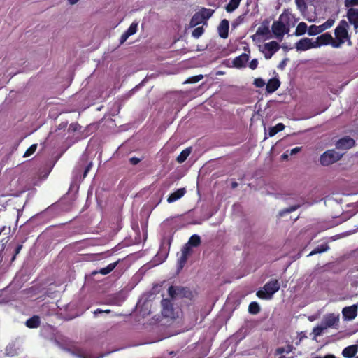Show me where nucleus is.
<instances>
[{"mask_svg": "<svg viewBox=\"0 0 358 358\" xmlns=\"http://www.w3.org/2000/svg\"><path fill=\"white\" fill-rule=\"evenodd\" d=\"M288 20V15L282 13L278 20L274 21L272 27L271 31L276 38L282 41L285 34H288L289 31V25L285 24V21Z\"/></svg>", "mask_w": 358, "mask_h": 358, "instance_id": "f257e3e1", "label": "nucleus"}, {"mask_svg": "<svg viewBox=\"0 0 358 358\" xmlns=\"http://www.w3.org/2000/svg\"><path fill=\"white\" fill-rule=\"evenodd\" d=\"M348 24L345 20H342L335 29L336 40L331 43L334 48H339L346 40H350V36L348 31Z\"/></svg>", "mask_w": 358, "mask_h": 358, "instance_id": "f03ea898", "label": "nucleus"}, {"mask_svg": "<svg viewBox=\"0 0 358 358\" xmlns=\"http://www.w3.org/2000/svg\"><path fill=\"white\" fill-rule=\"evenodd\" d=\"M280 288V285L278 280L272 279L266 282L263 289L258 290L256 295L258 298L264 300L272 299L273 294Z\"/></svg>", "mask_w": 358, "mask_h": 358, "instance_id": "7ed1b4c3", "label": "nucleus"}, {"mask_svg": "<svg viewBox=\"0 0 358 358\" xmlns=\"http://www.w3.org/2000/svg\"><path fill=\"white\" fill-rule=\"evenodd\" d=\"M168 294L172 299L184 298L191 299L193 297L192 292L188 287L182 286H170Z\"/></svg>", "mask_w": 358, "mask_h": 358, "instance_id": "20e7f679", "label": "nucleus"}, {"mask_svg": "<svg viewBox=\"0 0 358 358\" xmlns=\"http://www.w3.org/2000/svg\"><path fill=\"white\" fill-rule=\"evenodd\" d=\"M341 157L342 155L334 150H329L320 156V162L322 166H329L340 160Z\"/></svg>", "mask_w": 358, "mask_h": 358, "instance_id": "39448f33", "label": "nucleus"}, {"mask_svg": "<svg viewBox=\"0 0 358 358\" xmlns=\"http://www.w3.org/2000/svg\"><path fill=\"white\" fill-rule=\"evenodd\" d=\"M280 48V44L275 41H272L271 42L266 43L264 45V47H263L262 50H261V51L264 54V57L266 59H270L272 57V56L277 51L279 50Z\"/></svg>", "mask_w": 358, "mask_h": 358, "instance_id": "423d86ee", "label": "nucleus"}, {"mask_svg": "<svg viewBox=\"0 0 358 358\" xmlns=\"http://www.w3.org/2000/svg\"><path fill=\"white\" fill-rule=\"evenodd\" d=\"M162 305V315L164 317L171 319L175 318V309L173 304L170 299H163L161 301Z\"/></svg>", "mask_w": 358, "mask_h": 358, "instance_id": "0eeeda50", "label": "nucleus"}, {"mask_svg": "<svg viewBox=\"0 0 358 358\" xmlns=\"http://www.w3.org/2000/svg\"><path fill=\"white\" fill-rule=\"evenodd\" d=\"M270 34L269 30V22L267 20L263 21L262 25L258 27L256 33L251 36L253 41H259V36H267Z\"/></svg>", "mask_w": 358, "mask_h": 358, "instance_id": "6e6552de", "label": "nucleus"}, {"mask_svg": "<svg viewBox=\"0 0 358 358\" xmlns=\"http://www.w3.org/2000/svg\"><path fill=\"white\" fill-rule=\"evenodd\" d=\"M295 48L297 50L306 51L313 48H317V45L315 44V42H312L311 39L303 38L295 44Z\"/></svg>", "mask_w": 358, "mask_h": 358, "instance_id": "1a4fd4ad", "label": "nucleus"}, {"mask_svg": "<svg viewBox=\"0 0 358 358\" xmlns=\"http://www.w3.org/2000/svg\"><path fill=\"white\" fill-rule=\"evenodd\" d=\"M358 307L357 305L346 306L343 308L342 314L344 320H352L357 315Z\"/></svg>", "mask_w": 358, "mask_h": 358, "instance_id": "9d476101", "label": "nucleus"}, {"mask_svg": "<svg viewBox=\"0 0 358 358\" xmlns=\"http://www.w3.org/2000/svg\"><path fill=\"white\" fill-rule=\"evenodd\" d=\"M355 145V141L349 136L343 137L339 139L336 143V147L338 149H349Z\"/></svg>", "mask_w": 358, "mask_h": 358, "instance_id": "9b49d317", "label": "nucleus"}, {"mask_svg": "<svg viewBox=\"0 0 358 358\" xmlns=\"http://www.w3.org/2000/svg\"><path fill=\"white\" fill-rule=\"evenodd\" d=\"M250 59L248 54L242 53L241 55L236 57L233 61V65L234 67L241 69L245 66L246 63Z\"/></svg>", "mask_w": 358, "mask_h": 358, "instance_id": "f8f14e48", "label": "nucleus"}, {"mask_svg": "<svg viewBox=\"0 0 358 358\" xmlns=\"http://www.w3.org/2000/svg\"><path fill=\"white\" fill-rule=\"evenodd\" d=\"M334 41V39L333 38L332 36L329 33L323 34L320 36H319L316 38V41L315 42V44L317 45V47L331 44Z\"/></svg>", "mask_w": 358, "mask_h": 358, "instance_id": "ddd939ff", "label": "nucleus"}, {"mask_svg": "<svg viewBox=\"0 0 358 358\" xmlns=\"http://www.w3.org/2000/svg\"><path fill=\"white\" fill-rule=\"evenodd\" d=\"M347 17L355 29H358V9L350 8L348 10Z\"/></svg>", "mask_w": 358, "mask_h": 358, "instance_id": "4468645a", "label": "nucleus"}, {"mask_svg": "<svg viewBox=\"0 0 358 358\" xmlns=\"http://www.w3.org/2000/svg\"><path fill=\"white\" fill-rule=\"evenodd\" d=\"M229 23L226 19L222 20L217 28L219 36L222 38H227L229 35Z\"/></svg>", "mask_w": 358, "mask_h": 358, "instance_id": "2eb2a0df", "label": "nucleus"}, {"mask_svg": "<svg viewBox=\"0 0 358 358\" xmlns=\"http://www.w3.org/2000/svg\"><path fill=\"white\" fill-rule=\"evenodd\" d=\"M339 322V317L335 315L334 314H329L327 315L323 320V324L326 328L332 327L335 325H337Z\"/></svg>", "mask_w": 358, "mask_h": 358, "instance_id": "dca6fc26", "label": "nucleus"}, {"mask_svg": "<svg viewBox=\"0 0 358 358\" xmlns=\"http://www.w3.org/2000/svg\"><path fill=\"white\" fill-rule=\"evenodd\" d=\"M280 82L278 78H271L266 83V90L268 93H273L275 92L280 87Z\"/></svg>", "mask_w": 358, "mask_h": 358, "instance_id": "f3484780", "label": "nucleus"}, {"mask_svg": "<svg viewBox=\"0 0 358 358\" xmlns=\"http://www.w3.org/2000/svg\"><path fill=\"white\" fill-rule=\"evenodd\" d=\"M358 351V345H351L345 348L342 351V355L345 358H352Z\"/></svg>", "mask_w": 358, "mask_h": 358, "instance_id": "a211bd4d", "label": "nucleus"}, {"mask_svg": "<svg viewBox=\"0 0 358 358\" xmlns=\"http://www.w3.org/2000/svg\"><path fill=\"white\" fill-rule=\"evenodd\" d=\"M185 193H186L185 188H180L178 189H177L176 191L173 192V193H171L169 196V197L167 199V202L169 203L175 202L176 201L182 198L185 195Z\"/></svg>", "mask_w": 358, "mask_h": 358, "instance_id": "6ab92c4d", "label": "nucleus"}, {"mask_svg": "<svg viewBox=\"0 0 358 358\" xmlns=\"http://www.w3.org/2000/svg\"><path fill=\"white\" fill-rule=\"evenodd\" d=\"M120 260H117L115 262L109 264L106 267L101 268L99 272H93V274H96L97 273H99L102 275H107L110 273L112 271L114 270V268L117 266V264L120 263Z\"/></svg>", "mask_w": 358, "mask_h": 358, "instance_id": "aec40b11", "label": "nucleus"}, {"mask_svg": "<svg viewBox=\"0 0 358 358\" xmlns=\"http://www.w3.org/2000/svg\"><path fill=\"white\" fill-rule=\"evenodd\" d=\"M26 326L29 328L34 329L37 328L40 326L41 320L40 317L37 315H34L31 318H29L26 322Z\"/></svg>", "mask_w": 358, "mask_h": 358, "instance_id": "412c9836", "label": "nucleus"}, {"mask_svg": "<svg viewBox=\"0 0 358 358\" xmlns=\"http://www.w3.org/2000/svg\"><path fill=\"white\" fill-rule=\"evenodd\" d=\"M308 28L306 23L303 22H301L298 24V25L296 28L294 35L296 36H302L306 31H308Z\"/></svg>", "mask_w": 358, "mask_h": 358, "instance_id": "4be33fe9", "label": "nucleus"}, {"mask_svg": "<svg viewBox=\"0 0 358 358\" xmlns=\"http://www.w3.org/2000/svg\"><path fill=\"white\" fill-rule=\"evenodd\" d=\"M192 152V148L189 147L183 150L180 155L177 157L176 161L178 163H182L184 162L187 158L189 157Z\"/></svg>", "mask_w": 358, "mask_h": 358, "instance_id": "5701e85b", "label": "nucleus"}, {"mask_svg": "<svg viewBox=\"0 0 358 358\" xmlns=\"http://www.w3.org/2000/svg\"><path fill=\"white\" fill-rule=\"evenodd\" d=\"M204 21L203 17L199 13V12H196L192 17L189 24L192 27H196V25L202 23Z\"/></svg>", "mask_w": 358, "mask_h": 358, "instance_id": "b1692460", "label": "nucleus"}, {"mask_svg": "<svg viewBox=\"0 0 358 358\" xmlns=\"http://www.w3.org/2000/svg\"><path fill=\"white\" fill-rule=\"evenodd\" d=\"M39 215L41 217L52 218L55 216V207L51 206L47 208L44 211L41 212Z\"/></svg>", "mask_w": 358, "mask_h": 358, "instance_id": "393cba45", "label": "nucleus"}, {"mask_svg": "<svg viewBox=\"0 0 358 358\" xmlns=\"http://www.w3.org/2000/svg\"><path fill=\"white\" fill-rule=\"evenodd\" d=\"M285 125L282 123H278L275 126L271 127L268 129V135L270 137L275 136L277 133L282 131Z\"/></svg>", "mask_w": 358, "mask_h": 358, "instance_id": "a878e982", "label": "nucleus"}, {"mask_svg": "<svg viewBox=\"0 0 358 358\" xmlns=\"http://www.w3.org/2000/svg\"><path fill=\"white\" fill-rule=\"evenodd\" d=\"M329 249V246L327 243L317 245L313 250H312L310 252L308 256H313L317 253H322V252H326Z\"/></svg>", "mask_w": 358, "mask_h": 358, "instance_id": "bb28decb", "label": "nucleus"}, {"mask_svg": "<svg viewBox=\"0 0 358 358\" xmlns=\"http://www.w3.org/2000/svg\"><path fill=\"white\" fill-rule=\"evenodd\" d=\"M241 0H230L226 6L225 9L228 13H231L235 10L241 3Z\"/></svg>", "mask_w": 358, "mask_h": 358, "instance_id": "cd10ccee", "label": "nucleus"}, {"mask_svg": "<svg viewBox=\"0 0 358 358\" xmlns=\"http://www.w3.org/2000/svg\"><path fill=\"white\" fill-rule=\"evenodd\" d=\"M323 32L321 25L317 26L315 24L310 25L308 29L309 36H315Z\"/></svg>", "mask_w": 358, "mask_h": 358, "instance_id": "c85d7f7f", "label": "nucleus"}, {"mask_svg": "<svg viewBox=\"0 0 358 358\" xmlns=\"http://www.w3.org/2000/svg\"><path fill=\"white\" fill-rule=\"evenodd\" d=\"M248 312L252 315H256L260 312V306L257 302L253 301L249 304Z\"/></svg>", "mask_w": 358, "mask_h": 358, "instance_id": "c756f323", "label": "nucleus"}, {"mask_svg": "<svg viewBox=\"0 0 358 358\" xmlns=\"http://www.w3.org/2000/svg\"><path fill=\"white\" fill-rule=\"evenodd\" d=\"M201 243V238L199 236L196 234L192 235L187 243V245H189L190 246L193 247H197Z\"/></svg>", "mask_w": 358, "mask_h": 358, "instance_id": "7c9ffc66", "label": "nucleus"}, {"mask_svg": "<svg viewBox=\"0 0 358 358\" xmlns=\"http://www.w3.org/2000/svg\"><path fill=\"white\" fill-rule=\"evenodd\" d=\"M293 350V346L292 345H287L286 348L280 347L278 348L275 351V355H280L284 352L289 353Z\"/></svg>", "mask_w": 358, "mask_h": 358, "instance_id": "2f4dec72", "label": "nucleus"}, {"mask_svg": "<svg viewBox=\"0 0 358 358\" xmlns=\"http://www.w3.org/2000/svg\"><path fill=\"white\" fill-rule=\"evenodd\" d=\"M199 12L203 17V20H206L209 19L213 15L214 10L206 8H202Z\"/></svg>", "mask_w": 358, "mask_h": 358, "instance_id": "473e14b6", "label": "nucleus"}, {"mask_svg": "<svg viewBox=\"0 0 358 358\" xmlns=\"http://www.w3.org/2000/svg\"><path fill=\"white\" fill-rule=\"evenodd\" d=\"M299 207V205H294V206H292L289 208H285L279 212L278 216L283 217L287 213H290L292 212L295 211Z\"/></svg>", "mask_w": 358, "mask_h": 358, "instance_id": "72a5a7b5", "label": "nucleus"}, {"mask_svg": "<svg viewBox=\"0 0 358 358\" xmlns=\"http://www.w3.org/2000/svg\"><path fill=\"white\" fill-rule=\"evenodd\" d=\"M204 29L203 27H199L195 28L192 31V36L195 38H199L203 34Z\"/></svg>", "mask_w": 358, "mask_h": 358, "instance_id": "f704fd0d", "label": "nucleus"}, {"mask_svg": "<svg viewBox=\"0 0 358 358\" xmlns=\"http://www.w3.org/2000/svg\"><path fill=\"white\" fill-rule=\"evenodd\" d=\"M36 148H37V144H33L31 145L27 150L26 152H24V157H28L29 156H31V155H33L36 150Z\"/></svg>", "mask_w": 358, "mask_h": 358, "instance_id": "c9c22d12", "label": "nucleus"}, {"mask_svg": "<svg viewBox=\"0 0 358 358\" xmlns=\"http://www.w3.org/2000/svg\"><path fill=\"white\" fill-rule=\"evenodd\" d=\"M334 22L335 21H334V19H331V18L328 19L324 23L321 24V27L322 29V31H324L326 29L331 27L334 25Z\"/></svg>", "mask_w": 358, "mask_h": 358, "instance_id": "e433bc0d", "label": "nucleus"}, {"mask_svg": "<svg viewBox=\"0 0 358 358\" xmlns=\"http://www.w3.org/2000/svg\"><path fill=\"white\" fill-rule=\"evenodd\" d=\"M138 29V23L132 22L128 29L126 31L129 36L134 34Z\"/></svg>", "mask_w": 358, "mask_h": 358, "instance_id": "4c0bfd02", "label": "nucleus"}, {"mask_svg": "<svg viewBox=\"0 0 358 358\" xmlns=\"http://www.w3.org/2000/svg\"><path fill=\"white\" fill-rule=\"evenodd\" d=\"M327 329L324 325L322 326H317L313 329V334L315 335V337L319 336L322 334L323 331Z\"/></svg>", "mask_w": 358, "mask_h": 358, "instance_id": "58836bf2", "label": "nucleus"}, {"mask_svg": "<svg viewBox=\"0 0 358 358\" xmlns=\"http://www.w3.org/2000/svg\"><path fill=\"white\" fill-rule=\"evenodd\" d=\"M203 75H197L188 78L186 81L188 83H196L203 79Z\"/></svg>", "mask_w": 358, "mask_h": 358, "instance_id": "ea45409f", "label": "nucleus"}, {"mask_svg": "<svg viewBox=\"0 0 358 358\" xmlns=\"http://www.w3.org/2000/svg\"><path fill=\"white\" fill-rule=\"evenodd\" d=\"M254 85L257 87H263L266 85V83H265V81L262 78H257L255 79Z\"/></svg>", "mask_w": 358, "mask_h": 358, "instance_id": "a19ab883", "label": "nucleus"}, {"mask_svg": "<svg viewBox=\"0 0 358 358\" xmlns=\"http://www.w3.org/2000/svg\"><path fill=\"white\" fill-rule=\"evenodd\" d=\"M23 242L20 244H18L16 248H15V252H14V254L13 255V257L11 259V261L13 262L15 258H16V256L20 252L22 247H23V245H22Z\"/></svg>", "mask_w": 358, "mask_h": 358, "instance_id": "79ce46f5", "label": "nucleus"}, {"mask_svg": "<svg viewBox=\"0 0 358 358\" xmlns=\"http://www.w3.org/2000/svg\"><path fill=\"white\" fill-rule=\"evenodd\" d=\"M187 258H188V257L185 256V255H181V256L180 257V258L178 259V264H179L180 268H182L184 266V265L185 264V263L187 261Z\"/></svg>", "mask_w": 358, "mask_h": 358, "instance_id": "37998d69", "label": "nucleus"}, {"mask_svg": "<svg viewBox=\"0 0 358 358\" xmlns=\"http://www.w3.org/2000/svg\"><path fill=\"white\" fill-rule=\"evenodd\" d=\"M345 5L348 8L358 6V0H345Z\"/></svg>", "mask_w": 358, "mask_h": 358, "instance_id": "c03bdc74", "label": "nucleus"}, {"mask_svg": "<svg viewBox=\"0 0 358 358\" xmlns=\"http://www.w3.org/2000/svg\"><path fill=\"white\" fill-rule=\"evenodd\" d=\"M258 64H259L258 60L257 59H253L249 63V67L252 70H255L257 68Z\"/></svg>", "mask_w": 358, "mask_h": 358, "instance_id": "a18cd8bd", "label": "nucleus"}, {"mask_svg": "<svg viewBox=\"0 0 358 358\" xmlns=\"http://www.w3.org/2000/svg\"><path fill=\"white\" fill-rule=\"evenodd\" d=\"M289 61V59L288 58H285L284 59H282L278 64V69H280V70H283L285 69V67L287 65V62Z\"/></svg>", "mask_w": 358, "mask_h": 358, "instance_id": "49530a36", "label": "nucleus"}, {"mask_svg": "<svg viewBox=\"0 0 358 358\" xmlns=\"http://www.w3.org/2000/svg\"><path fill=\"white\" fill-rule=\"evenodd\" d=\"M190 253V247L186 244V245L182 250V255H185V256L188 257Z\"/></svg>", "mask_w": 358, "mask_h": 358, "instance_id": "de8ad7c7", "label": "nucleus"}, {"mask_svg": "<svg viewBox=\"0 0 358 358\" xmlns=\"http://www.w3.org/2000/svg\"><path fill=\"white\" fill-rule=\"evenodd\" d=\"M129 36H130L129 35L128 33H127V31L124 32L120 39V43L122 44L123 43H124Z\"/></svg>", "mask_w": 358, "mask_h": 358, "instance_id": "09e8293b", "label": "nucleus"}, {"mask_svg": "<svg viewBox=\"0 0 358 358\" xmlns=\"http://www.w3.org/2000/svg\"><path fill=\"white\" fill-rule=\"evenodd\" d=\"M129 162L132 165H136L141 162V159L133 157L129 159Z\"/></svg>", "mask_w": 358, "mask_h": 358, "instance_id": "8fccbe9b", "label": "nucleus"}, {"mask_svg": "<svg viewBox=\"0 0 358 358\" xmlns=\"http://www.w3.org/2000/svg\"><path fill=\"white\" fill-rule=\"evenodd\" d=\"M92 163L90 162L85 169V171H84V173H83V177L85 178L88 173V172L90 171V170L92 168Z\"/></svg>", "mask_w": 358, "mask_h": 358, "instance_id": "3c124183", "label": "nucleus"}, {"mask_svg": "<svg viewBox=\"0 0 358 358\" xmlns=\"http://www.w3.org/2000/svg\"><path fill=\"white\" fill-rule=\"evenodd\" d=\"M301 150V147H296L290 150L289 155H295V154L298 153L299 152H300Z\"/></svg>", "mask_w": 358, "mask_h": 358, "instance_id": "603ef678", "label": "nucleus"}, {"mask_svg": "<svg viewBox=\"0 0 358 358\" xmlns=\"http://www.w3.org/2000/svg\"><path fill=\"white\" fill-rule=\"evenodd\" d=\"M299 342L301 341L303 338H306V336L304 332H300L299 334Z\"/></svg>", "mask_w": 358, "mask_h": 358, "instance_id": "864d4df0", "label": "nucleus"}, {"mask_svg": "<svg viewBox=\"0 0 358 358\" xmlns=\"http://www.w3.org/2000/svg\"><path fill=\"white\" fill-rule=\"evenodd\" d=\"M289 155H289V154H288V153H287V152H285V153H283V154L282 155L281 157H282L283 159H287Z\"/></svg>", "mask_w": 358, "mask_h": 358, "instance_id": "5fc2aeb1", "label": "nucleus"}, {"mask_svg": "<svg viewBox=\"0 0 358 358\" xmlns=\"http://www.w3.org/2000/svg\"><path fill=\"white\" fill-rule=\"evenodd\" d=\"M103 313V310L101 308H97L96 310H94V314L96 315L98 313Z\"/></svg>", "mask_w": 358, "mask_h": 358, "instance_id": "6e6d98bb", "label": "nucleus"}, {"mask_svg": "<svg viewBox=\"0 0 358 358\" xmlns=\"http://www.w3.org/2000/svg\"><path fill=\"white\" fill-rule=\"evenodd\" d=\"M295 1H296V5L298 6V7H300V6H301V3H303V0H295Z\"/></svg>", "mask_w": 358, "mask_h": 358, "instance_id": "4d7b16f0", "label": "nucleus"}, {"mask_svg": "<svg viewBox=\"0 0 358 358\" xmlns=\"http://www.w3.org/2000/svg\"><path fill=\"white\" fill-rule=\"evenodd\" d=\"M322 358H336V357H335L334 355H331V354H329V355H325V356H324V357H322Z\"/></svg>", "mask_w": 358, "mask_h": 358, "instance_id": "13d9d810", "label": "nucleus"}, {"mask_svg": "<svg viewBox=\"0 0 358 358\" xmlns=\"http://www.w3.org/2000/svg\"><path fill=\"white\" fill-rule=\"evenodd\" d=\"M79 0H68V1L69 2V3L71 5H73L75 3H76Z\"/></svg>", "mask_w": 358, "mask_h": 358, "instance_id": "bf43d9fd", "label": "nucleus"}, {"mask_svg": "<svg viewBox=\"0 0 358 358\" xmlns=\"http://www.w3.org/2000/svg\"><path fill=\"white\" fill-rule=\"evenodd\" d=\"M238 186V183L236 182H234L231 184L232 188H236Z\"/></svg>", "mask_w": 358, "mask_h": 358, "instance_id": "052dcab7", "label": "nucleus"}, {"mask_svg": "<svg viewBox=\"0 0 358 358\" xmlns=\"http://www.w3.org/2000/svg\"><path fill=\"white\" fill-rule=\"evenodd\" d=\"M103 313H110V310H109V309L103 310Z\"/></svg>", "mask_w": 358, "mask_h": 358, "instance_id": "680f3d73", "label": "nucleus"}, {"mask_svg": "<svg viewBox=\"0 0 358 358\" xmlns=\"http://www.w3.org/2000/svg\"><path fill=\"white\" fill-rule=\"evenodd\" d=\"M279 358H286V357H285V356L282 355V356H280Z\"/></svg>", "mask_w": 358, "mask_h": 358, "instance_id": "e2e57ef3", "label": "nucleus"}, {"mask_svg": "<svg viewBox=\"0 0 358 358\" xmlns=\"http://www.w3.org/2000/svg\"><path fill=\"white\" fill-rule=\"evenodd\" d=\"M113 304H115V305H120V304H119V303H113Z\"/></svg>", "mask_w": 358, "mask_h": 358, "instance_id": "0e129e2a", "label": "nucleus"}, {"mask_svg": "<svg viewBox=\"0 0 358 358\" xmlns=\"http://www.w3.org/2000/svg\"><path fill=\"white\" fill-rule=\"evenodd\" d=\"M17 222H18V217L16 220V224H17Z\"/></svg>", "mask_w": 358, "mask_h": 358, "instance_id": "69168bd1", "label": "nucleus"}, {"mask_svg": "<svg viewBox=\"0 0 358 358\" xmlns=\"http://www.w3.org/2000/svg\"><path fill=\"white\" fill-rule=\"evenodd\" d=\"M5 229V227H3V229H1V231H3Z\"/></svg>", "mask_w": 358, "mask_h": 358, "instance_id": "338daca9", "label": "nucleus"}, {"mask_svg": "<svg viewBox=\"0 0 358 358\" xmlns=\"http://www.w3.org/2000/svg\"><path fill=\"white\" fill-rule=\"evenodd\" d=\"M80 357H81V358H85V357H84V356H80Z\"/></svg>", "mask_w": 358, "mask_h": 358, "instance_id": "774afa93", "label": "nucleus"}]
</instances>
